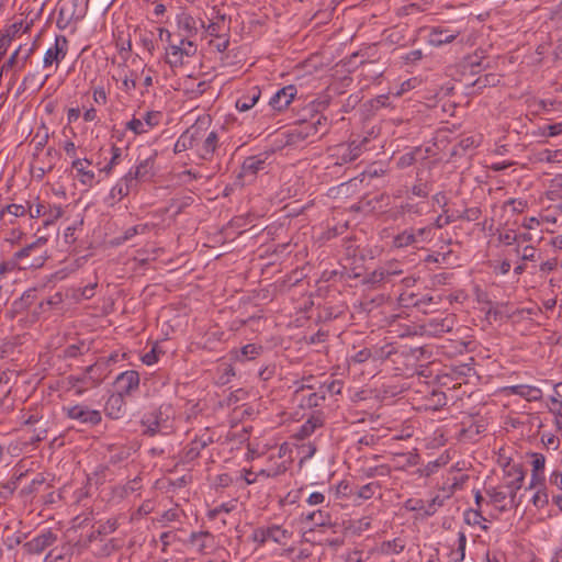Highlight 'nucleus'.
Wrapping results in <instances>:
<instances>
[{
    "label": "nucleus",
    "instance_id": "obj_9",
    "mask_svg": "<svg viewBox=\"0 0 562 562\" xmlns=\"http://www.w3.org/2000/svg\"><path fill=\"white\" fill-rule=\"evenodd\" d=\"M43 416L35 412H23L21 415V422L26 427V431L31 432L29 441L31 443L38 442L46 437L45 424L43 423Z\"/></svg>",
    "mask_w": 562,
    "mask_h": 562
},
{
    "label": "nucleus",
    "instance_id": "obj_47",
    "mask_svg": "<svg viewBox=\"0 0 562 562\" xmlns=\"http://www.w3.org/2000/svg\"><path fill=\"white\" fill-rule=\"evenodd\" d=\"M161 117L162 115L159 111H148L142 116L148 132L160 123Z\"/></svg>",
    "mask_w": 562,
    "mask_h": 562
},
{
    "label": "nucleus",
    "instance_id": "obj_39",
    "mask_svg": "<svg viewBox=\"0 0 562 562\" xmlns=\"http://www.w3.org/2000/svg\"><path fill=\"white\" fill-rule=\"evenodd\" d=\"M97 285V282H93L76 290L72 289V301L79 302L81 300L91 299L94 296Z\"/></svg>",
    "mask_w": 562,
    "mask_h": 562
},
{
    "label": "nucleus",
    "instance_id": "obj_29",
    "mask_svg": "<svg viewBox=\"0 0 562 562\" xmlns=\"http://www.w3.org/2000/svg\"><path fill=\"white\" fill-rule=\"evenodd\" d=\"M263 348L260 345L248 344L239 350L234 351V359L238 362H246L256 359L261 355Z\"/></svg>",
    "mask_w": 562,
    "mask_h": 562
},
{
    "label": "nucleus",
    "instance_id": "obj_41",
    "mask_svg": "<svg viewBox=\"0 0 562 562\" xmlns=\"http://www.w3.org/2000/svg\"><path fill=\"white\" fill-rule=\"evenodd\" d=\"M434 226L427 225L420 228H413V234L416 238V246L423 243H429L434 237Z\"/></svg>",
    "mask_w": 562,
    "mask_h": 562
},
{
    "label": "nucleus",
    "instance_id": "obj_4",
    "mask_svg": "<svg viewBox=\"0 0 562 562\" xmlns=\"http://www.w3.org/2000/svg\"><path fill=\"white\" fill-rule=\"evenodd\" d=\"M292 531L279 525H270L267 527H258L251 533V540L257 542L259 547L265 546L268 541L284 546L291 539Z\"/></svg>",
    "mask_w": 562,
    "mask_h": 562
},
{
    "label": "nucleus",
    "instance_id": "obj_59",
    "mask_svg": "<svg viewBox=\"0 0 562 562\" xmlns=\"http://www.w3.org/2000/svg\"><path fill=\"white\" fill-rule=\"evenodd\" d=\"M122 406H123V395L117 393L116 395H112L109 398L108 408H111V409H113L114 407L117 408V411L115 413L112 412V411L109 413L113 417H115V418L120 417V413H121Z\"/></svg>",
    "mask_w": 562,
    "mask_h": 562
},
{
    "label": "nucleus",
    "instance_id": "obj_10",
    "mask_svg": "<svg viewBox=\"0 0 562 562\" xmlns=\"http://www.w3.org/2000/svg\"><path fill=\"white\" fill-rule=\"evenodd\" d=\"M157 158V150L150 153L144 158L139 159L135 170H130L123 180L127 182H137V180H149L154 176V166Z\"/></svg>",
    "mask_w": 562,
    "mask_h": 562
},
{
    "label": "nucleus",
    "instance_id": "obj_45",
    "mask_svg": "<svg viewBox=\"0 0 562 562\" xmlns=\"http://www.w3.org/2000/svg\"><path fill=\"white\" fill-rule=\"evenodd\" d=\"M539 160L550 162V164H561L562 162V149H557V150L544 149L539 153Z\"/></svg>",
    "mask_w": 562,
    "mask_h": 562
},
{
    "label": "nucleus",
    "instance_id": "obj_48",
    "mask_svg": "<svg viewBox=\"0 0 562 562\" xmlns=\"http://www.w3.org/2000/svg\"><path fill=\"white\" fill-rule=\"evenodd\" d=\"M379 484L375 482L368 483L361 487H359L355 495L362 499H370L374 493L378 491Z\"/></svg>",
    "mask_w": 562,
    "mask_h": 562
},
{
    "label": "nucleus",
    "instance_id": "obj_42",
    "mask_svg": "<svg viewBox=\"0 0 562 562\" xmlns=\"http://www.w3.org/2000/svg\"><path fill=\"white\" fill-rule=\"evenodd\" d=\"M404 549L405 541L400 538H395L382 543V551L387 554H400L404 551Z\"/></svg>",
    "mask_w": 562,
    "mask_h": 562
},
{
    "label": "nucleus",
    "instance_id": "obj_40",
    "mask_svg": "<svg viewBox=\"0 0 562 562\" xmlns=\"http://www.w3.org/2000/svg\"><path fill=\"white\" fill-rule=\"evenodd\" d=\"M142 423H143V426H145L144 435H147L150 437H153L157 434L167 435L171 431L170 425H165L164 427H158L157 425L154 426L153 418H149V417L144 419Z\"/></svg>",
    "mask_w": 562,
    "mask_h": 562
},
{
    "label": "nucleus",
    "instance_id": "obj_57",
    "mask_svg": "<svg viewBox=\"0 0 562 562\" xmlns=\"http://www.w3.org/2000/svg\"><path fill=\"white\" fill-rule=\"evenodd\" d=\"M259 97H260V92H257L256 94H254L250 98L239 99L236 102L237 110H239L240 112H245V111L250 110L256 104V102L258 101Z\"/></svg>",
    "mask_w": 562,
    "mask_h": 562
},
{
    "label": "nucleus",
    "instance_id": "obj_51",
    "mask_svg": "<svg viewBox=\"0 0 562 562\" xmlns=\"http://www.w3.org/2000/svg\"><path fill=\"white\" fill-rule=\"evenodd\" d=\"M122 160V149L120 147L113 146L111 148V159L108 165H105L101 171H104L105 173H110L114 166L119 165Z\"/></svg>",
    "mask_w": 562,
    "mask_h": 562
},
{
    "label": "nucleus",
    "instance_id": "obj_11",
    "mask_svg": "<svg viewBox=\"0 0 562 562\" xmlns=\"http://www.w3.org/2000/svg\"><path fill=\"white\" fill-rule=\"evenodd\" d=\"M98 371H100V368L95 363L89 364L82 378L72 379V392L81 395L86 391L97 387L102 380Z\"/></svg>",
    "mask_w": 562,
    "mask_h": 562
},
{
    "label": "nucleus",
    "instance_id": "obj_16",
    "mask_svg": "<svg viewBox=\"0 0 562 562\" xmlns=\"http://www.w3.org/2000/svg\"><path fill=\"white\" fill-rule=\"evenodd\" d=\"M460 34L461 31L459 30H452L448 26L438 25L429 29L427 41L431 46L440 47L445 44L453 42Z\"/></svg>",
    "mask_w": 562,
    "mask_h": 562
},
{
    "label": "nucleus",
    "instance_id": "obj_8",
    "mask_svg": "<svg viewBox=\"0 0 562 562\" xmlns=\"http://www.w3.org/2000/svg\"><path fill=\"white\" fill-rule=\"evenodd\" d=\"M525 480V471L519 464H508L505 469L503 487L508 490L509 501L512 505L516 504L517 492L521 488Z\"/></svg>",
    "mask_w": 562,
    "mask_h": 562
},
{
    "label": "nucleus",
    "instance_id": "obj_13",
    "mask_svg": "<svg viewBox=\"0 0 562 562\" xmlns=\"http://www.w3.org/2000/svg\"><path fill=\"white\" fill-rule=\"evenodd\" d=\"M200 138L196 140V155L203 160H211L218 145V135L215 131L206 133L200 128Z\"/></svg>",
    "mask_w": 562,
    "mask_h": 562
},
{
    "label": "nucleus",
    "instance_id": "obj_30",
    "mask_svg": "<svg viewBox=\"0 0 562 562\" xmlns=\"http://www.w3.org/2000/svg\"><path fill=\"white\" fill-rule=\"evenodd\" d=\"M69 291L61 286L55 291L47 300V304L56 311H66L68 307Z\"/></svg>",
    "mask_w": 562,
    "mask_h": 562
},
{
    "label": "nucleus",
    "instance_id": "obj_21",
    "mask_svg": "<svg viewBox=\"0 0 562 562\" xmlns=\"http://www.w3.org/2000/svg\"><path fill=\"white\" fill-rule=\"evenodd\" d=\"M299 406L303 409H312L321 406L325 401L324 386H318L316 390L303 392L300 395H295Z\"/></svg>",
    "mask_w": 562,
    "mask_h": 562
},
{
    "label": "nucleus",
    "instance_id": "obj_3",
    "mask_svg": "<svg viewBox=\"0 0 562 562\" xmlns=\"http://www.w3.org/2000/svg\"><path fill=\"white\" fill-rule=\"evenodd\" d=\"M45 241L44 238H37L35 241L25 245L13 254L18 261L19 270L40 268L44 265L43 247Z\"/></svg>",
    "mask_w": 562,
    "mask_h": 562
},
{
    "label": "nucleus",
    "instance_id": "obj_19",
    "mask_svg": "<svg viewBox=\"0 0 562 562\" xmlns=\"http://www.w3.org/2000/svg\"><path fill=\"white\" fill-rule=\"evenodd\" d=\"M296 93H297V89L295 86L290 85V86L283 87L282 89L278 90L271 97L269 104L276 111H279V112L283 111L291 104V102L294 100Z\"/></svg>",
    "mask_w": 562,
    "mask_h": 562
},
{
    "label": "nucleus",
    "instance_id": "obj_28",
    "mask_svg": "<svg viewBox=\"0 0 562 562\" xmlns=\"http://www.w3.org/2000/svg\"><path fill=\"white\" fill-rule=\"evenodd\" d=\"M510 392L518 395L529 402H537L542 398V391L537 386L531 385H514L510 387Z\"/></svg>",
    "mask_w": 562,
    "mask_h": 562
},
{
    "label": "nucleus",
    "instance_id": "obj_2",
    "mask_svg": "<svg viewBox=\"0 0 562 562\" xmlns=\"http://www.w3.org/2000/svg\"><path fill=\"white\" fill-rule=\"evenodd\" d=\"M328 131V120L325 115L313 116L311 121H301L289 132V142L299 144L301 142H314L318 135H324Z\"/></svg>",
    "mask_w": 562,
    "mask_h": 562
},
{
    "label": "nucleus",
    "instance_id": "obj_12",
    "mask_svg": "<svg viewBox=\"0 0 562 562\" xmlns=\"http://www.w3.org/2000/svg\"><path fill=\"white\" fill-rule=\"evenodd\" d=\"M68 53V40L65 35H57L55 43L46 50L43 65L44 68H50L54 65L57 67L58 64L67 56Z\"/></svg>",
    "mask_w": 562,
    "mask_h": 562
},
{
    "label": "nucleus",
    "instance_id": "obj_53",
    "mask_svg": "<svg viewBox=\"0 0 562 562\" xmlns=\"http://www.w3.org/2000/svg\"><path fill=\"white\" fill-rule=\"evenodd\" d=\"M368 281L373 285H380L382 283L389 282L390 279L387 278L385 269L382 266L369 274Z\"/></svg>",
    "mask_w": 562,
    "mask_h": 562
},
{
    "label": "nucleus",
    "instance_id": "obj_7",
    "mask_svg": "<svg viewBox=\"0 0 562 562\" xmlns=\"http://www.w3.org/2000/svg\"><path fill=\"white\" fill-rule=\"evenodd\" d=\"M18 375L16 370L9 368L0 373V409L2 412H9L14 406V398L11 392L16 383Z\"/></svg>",
    "mask_w": 562,
    "mask_h": 562
},
{
    "label": "nucleus",
    "instance_id": "obj_33",
    "mask_svg": "<svg viewBox=\"0 0 562 562\" xmlns=\"http://www.w3.org/2000/svg\"><path fill=\"white\" fill-rule=\"evenodd\" d=\"M225 14L217 13L216 18L212 20L207 25L201 22V26L205 29L206 33L213 37H221L222 32L225 30Z\"/></svg>",
    "mask_w": 562,
    "mask_h": 562
},
{
    "label": "nucleus",
    "instance_id": "obj_62",
    "mask_svg": "<svg viewBox=\"0 0 562 562\" xmlns=\"http://www.w3.org/2000/svg\"><path fill=\"white\" fill-rule=\"evenodd\" d=\"M443 464H445V461H442V459H437L435 461L428 462L422 470H419V473H420V475H424L427 477L431 476Z\"/></svg>",
    "mask_w": 562,
    "mask_h": 562
},
{
    "label": "nucleus",
    "instance_id": "obj_18",
    "mask_svg": "<svg viewBox=\"0 0 562 562\" xmlns=\"http://www.w3.org/2000/svg\"><path fill=\"white\" fill-rule=\"evenodd\" d=\"M188 542L200 554H209L215 548V537L210 531H194L190 535Z\"/></svg>",
    "mask_w": 562,
    "mask_h": 562
},
{
    "label": "nucleus",
    "instance_id": "obj_32",
    "mask_svg": "<svg viewBox=\"0 0 562 562\" xmlns=\"http://www.w3.org/2000/svg\"><path fill=\"white\" fill-rule=\"evenodd\" d=\"M546 457L542 453L531 454L532 480L531 484L539 483L544 479Z\"/></svg>",
    "mask_w": 562,
    "mask_h": 562
},
{
    "label": "nucleus",
    "instance_id": "obj_61",
    "mask_svg": "<svg viewBox=\"0 0 562 562\" xmlns=\"http://www.w3.org/2000/svg\"><path fill=\"white\" fill-rule=\"evenodd\" d=\"M16 347L11 342H5L0 346V362L3 360H14Z\"/></svg>",
    "mask_w": 562,
    "mask_h": 562
},
{
    "label": "nucleus",
    "instance_id": "obj_52",
    "mask_svg": "<svg viewBox=\"0 0 562 562\" xmlns=\"http://www.w3.org/2000/svg\"><path fill=\"white\" fill-rule=\"evenodd\" d=\"M516 256L520 257L522 261L537 260V250L532 246H526L521 250L519 246L514 249Z\"/></svg>",
    "mask_w": 562,
    "mask_h": 562
},
{
    "label": "nucleus",
    "instance_id": "obj_38",
    "mask_svg": "<svg viewBox=\"0 0 562 562\" xmlns=\"http://www.w3.org/2000/svg\"><path fill=\"white\" fill-rule=\"evenodd\" d=\"M29 30V25H25L23 27V22H15L8 27H5L2 32H0V35H2L4 38L9 40L10 43L18 37L20 34L25 33Z\"/></svg>",
    "mask_w": 562,
    "mask_h": 562
},
{
    "label": "nucleus",
    "instance_id": "obj_43",
    "mask_svg": "<svg viewBox=\"0 0 562 562\" xmlns=\"http://www.w3.org/2000/svg\"><path fill=\"white\" fill-rule=\"evenodd\" d=\"M322 383L321 381L316 380L313 375L305 376L302 379V381L299 383L297 387L295 389L294 395H300L303 392L316 390Z\"/></svg>",
    "mask_w": 562,
    "mask_h": 562
},
{
    "label": "nucleus",
    "instance_id": "obj_25",
    "mask_svg": "<svg viewBox=\"0 0 562 562\" xmlns=\"http://www.w3.org/2000/svg\"><path fill=\"white\" fill-rule=\"evenodd\" d=\"M301 519L303 522L310 524L313 527H328L331 525V516L325 508L302 514Z\"/></svg>",
    "mask_w": 562,
    "mask_h": 562
},
{
    "label": "nucleus",
    "instance_id": "obj_46",
    "mask_svg": "<svg viewBox=\"0 0 562 562\" xmlns=\"http://www.w3.org/2000/svg\"><path fill=\"white\" fill-rule=\"evenodd\" d=\"M318 386H324L325 396L327 394L337 395L341 393L344 383L340 380H326L319 383Z\"/></svg>",
    "mask_w": 562,
    "mask_h": 562
},
{
    "label": "nucleus",
    "instance_id": "obj_55",
    "mask_svg": "<svg viewBox=\"0 0 562 562\" xmlns=\"http://www.w3.org/2000/svg\"><path fill=\"white\" fill-rule=\"evenodd\" d=\"M402 209L405 210L406 214H411V215H415V216H422L425 214V203L424 202L411 203L407 201L405 203H402Z\"/></svg>",
    "mask_w": 562,
    "mask_h": 562
},
{
    "label": "nucleus",
    "instance_id": "obj_56",
    "mask_svg": "<svg viewBox=\"0 0 562 562\" xmlns=\"http://www.w3.org/2000/svg\"><path fill=\"white\" fill-rule=\"evenodd\" d=\"M27 204V212L26 214H29V216L31 218H37V217H45L46 215V206L42 203H31V202H26Z\"/></svg>",
    "mask_w": 562,
    "mask_h": 562
},
{
    "label": "nucleus",
    "instance_id": "obj_54",
    "mask_svg": "<svg viewBox=\"0 0 562 562\" xmlns=\"http://www.w3.org/2000/svg\"><path fill=\"white\" fill-rule=\"evenodd\" d=\"M125 126L126 130L133 132L135 135L148 133L142 117H133L131 121L126 123Z\"/></svg>",
    "mask_w": 562,
    "mask_h": 562
},
{
    "label": "nucleus",
    "instance_id": "obj_6",
    "mask_svg": "<svg viewBox=\"0 0 562 562\" xmlns=\"http://www.w3.org/2000/svg\"><path fill=\"white\" fill-rule=\"evenodd\" d=\"M457 318L454 314L448 313L445 315L435 316L426 319L420 328L423 334L439 337L446 333H450L456 326Z\"/></svg>",
    "mask_w": 562,
    "mask_h": 562
},
{
    "label": "nucleus",
    "instance_id": "obj_23",
    "mask_svg": "<svg viewBox=\"0 0 562 562\" xmlns=\"http://www.w3.org/2000/svg\"><path fill=\"white\" fill-rule=\"evenodd\" d=\"M74 170L76 171V177L85 187H91L95 182L91 162L87 159H72V171Z\"/></svg>",
    "mask_w": 562,
    "mask_h": 562
},
{
    "label": "nucleus",
    "instance_id": "obj_37",
    "mask_svg": "<svg viewBox=\"0 0 562 562\" xmlns=\"http://www.w3.org/2000/svg\"><path fill=\"white\" fill-rule=\"evenodd\" d=\"M23 52L22 45H20L9 57V59L0 67L1 75L3 76V72H7L11 69L20 70L23 67H21V54Z\"/></svg>",
    "mask_w": 562,
    "mask_h": 562
},
{
    "label": "nucleus",
    "instance_id": "obj_20",
    "mask_svg": "<svg viewBox=\"0 0 562 562\" xmlns=\"http://www.w3.org/2000/svg\"><path fill=\"white\" fill-rule=\"evenodd\" d=\"M72 420L81 425L94 426L101 422V414L98 409L75 405L72 406Z\"/></svg>",
    "mask_w": 562,
    "mask_h": 562
},
{
    "label": "nucleus",
    "instance_id": "obj_31",
    "mask_svg": "<svg viewBox=\"0 0 562 562\" xmlns=\"http://www.w3.org/2000/svg\"><path fill=\"white\" fill-rule=\"evenodd\" d=\"M55 537L52 532L42 533L26 543L30 552L40 553L53 544Z\"/></svg>",
    "mask_w": 562,
    "mask_h": 562
},
{
    "label": "nucleus",
    "instance_id": "obj_5",
    "mask_svg": "<svg viewBox=\"0 0 562 562\" xmlns=\"http://www.w3.org/2000/svg\"><path fill=\"white\" fill-rule=\"evenodd\" d=\"M369 143L368 137H363L361 140H352L348 144H339L334 148L333 156L336 157V165H345L359 158L363 151L368 149Z\"/></svg>",
    "mask_w": 562,
    "mask_h": 562
},
{
    "label": "nucleus",
    "instance_id": "obj_27",
    "mask_svg": "<svg viewBox=\"0 0 562 562\" xmlns=\"http://www.w3.org/2000/svg\"><path fill=\"white\" fill-rule=\"evenodd\" d=\"M394 249H405L408 247H417L416 238L413 234V227H408L396 234L391 243Z\"/></svg>",
    "mask_w": 562,
    "mask_h": 562
},
{
    "label": "nucleus",
    "instance_id": "obj_24",
    "mask_svg": "<svg viewBox=\"0 0 562 562\" xmlns=\"http://www.w3.org/2000/svg\"><path fill=\"white\" fill-rule=\"evenodd\" d=\"M200 127L191 126L187 131H184L179 138L177 139L173 151L176 154L186 151L188 149L195 148L196 140H199Z\"/></svg>",
    "mask_w": 562,
    "mask_h": 562
},
{
    "label": "nucleus",
    "instance_id": "obj_1",
    "mask_svg": "<svg viewBox=\"0 0 562 562\" xmlns=\"http://www.w3.org/2000/svg\"><path fill=\"white\" fill-rule=\"evenodd\" d=\"M167 33L166 48V63L171 68H178L183 66L184 59L195 55L198 47L192 40H179L178 43L173 42L172 34L167 29H159V36L162 40V33Z\"/></svg>",
    "mask_w": 562,
    "mask_h": 562
},
{
    "label": "nucleus",
    "instance_id": "obj_36",
    "mask_svg": "<svg viewBox=\"0 0 562 562\" xmlns=\"http://www.w3.org/2000/svg\"><path fill=\"white\" fill-rule=\"evenodd\" d=\"M27 204H9L0 210V220L7 221V216L20 217L26 215Z\"/></svg>",
    "mask_w": 562,
    "mask_h": 562
},
{
    "label": "nucleus",
    "instance_id": "obj_35",
    "mask_svg": "<svg viewBox=\"0 0 562 562\" xmlns=\"http://www.w3.org/2000/svg\"><path fill=\"white\" fill-rule=\"evenodd\" d=\"M546 198L551 202H558L562 199V175H557L551 179Z\"/></svg>",
    "mask_w": 562,
    "mask_h": 562
},
{
    "label": "nucleus",
    "instance_id": "obj_34",
    "mask_svg": "<svg viewBox=\"0 0 562 562\" xmlns=\"http://www.w3.org/2000/svg\"><path fill=\"white\" fill-rule=\"evenodd\" d=\"M486 494L490 497V501L493 504L498 505L502 510L506 508L504 503L509 498L508 490H506V487H503V485L491 487L486 490Z\"/></svg>",
    "mask_w": 562,
    "mask_h": 562
},
{
    "label": "nucleus",
    "instance_id": "obj_44",
    "mask_svg": "<svg viewBox=\"0 0 562 562\" xmlns=\"http://www.w3.org/2000/svg\"><path fill=\"white\" fill-rule=\"evenodd\" d=\"M547 407L555 417L562 418V398L559 397L554 391L553 394L547 398Z\"/></svg>",
    "mask_w": 562,
    "mask_h": 562
},
{
    "label": "nucleus",
    "instance_id": "obj_14",
    "mask_svg": "<svg viewBox=\"0 0 562 562\" xmlns=\"http://www.w3.org/2000/svg\"><path fill=\"white\" fill-rule=\"evenodd\" d=\"M114 385L119 394L132 395L139 387V374L135 370L124 371L116 376Z\"/></svg>",
    "mask_w": 562,
    "mask_h": 562
},
{
    "label": "nucleus",
    "instance_id": "obj_60",
    "mask_svg": "<svg viewBox=\"0 0 562 562\" xmlns=\"http://www.w3.org/2000/svg\"><path fill=\"white\" fill-rule=\"evenodd\" d=\"M64 214V211L60 206H53L48 211L46 210V215L44 217V225L48 226L53 224L55 221L60 218Z\"/></svg>",
    "mask_w": 562,
    "mask_h": 562
},
{
    "label": "nucleus",
    "instance_id": "obj_63",
    "mask_svg": "<svg viewBox=\"0 0 562 562\" xmlns=\"http://www.w3.org/2000/svg\"><path fill=\"white\" fill-rule=\"evenodd\" d=\"M147 229H148L147 224H139V225L130 227L125 231L123 237L121 238V241H126L137 234H145L147 232Z\"/></svg>",
    "mask_w": 562,
    "mask_h": 562
},
{
    "label": "nucleus",
    "instance_id": "obj_50",
    "mask_svg": "<svg viewBox=\"0 0 562 562\" xmlns=\"http://www.w3.org/2000/svg\"><path fill=\"white\" fill-rule=\"evenodd\" d=\"M52 166H44L38 156L31 162V173L34 178L42 179L46 171L50 170Z\"/></svg>",
    "mask_w": 562,
    "mask_h": 562
},
{
    "label": "nucleus",
    "instance_id": "obj_22",
    "mask_svg": "<svg viewBox=\"0 0 562 562\" xmlns=\"http://www.w3.org/2000/svg\"><path fill=\"white\" fill-rule=\"evenodd\" d=\"M213 442V439L211 436H201L194 438L191 442H189L186 448L183 449L182 459L186 462H191L195 460L201 451L205 449L210 443Z\"/></svg>",
    "mask_w": 562,
    "mask_h": 562
},
{
    "label": "nucleus",
    "instance_id": "obj_15",
    "mask_svg": "<svg viewBox=\"0 0 562 562\" xmlns=\"http://www.w3.org/2000/svg\"><path fill=\"white\" fill-rule=\"evenodd\" d=\"M325 424V415L322 411H313L304 424L297 429L294 435L296 440H304L310 438L317 429L322 428Z\"/></svg>",
    "mask_w": 562,
    "mask_h": 562
},
{
    "label": "nucleus",
    "instance_id": "obj_49",
    "mask_svg": "<svg viewBox=\"0 0 562 562\" xmlns=\"http://www.w3.org/2000/svg\"><path fill=\"white\" fill-rule=\"evenodd\" d=\"M396 352L395 347L392 344H386L381 347L373 349V358L376 360H385Z\"/></svg>",
    "mask_w": 562,
    "mask_h": 562
},
{
    "label": "nucleus",
    "instance_id": "obj_64",
    "mask_svg": "<svg viewBox=\"0 0 562 562\" xmlns=\"http://www.w3.org/2000/svg\"><path fill=\"white\" fill-rule=\"evenodd\" d=\"M387 278L391 280L393 277L401 276L403 270L401 268V263L398 261H389L383 265Z\"/></svg>",
    "mask_w": 562,
    "mask_h": 562
},
{
    "label": "nucleus",
    "instance_id": "obj_17",
    "mask_svg": "<svg viewBox=\"0 0 562 562\" xmlns=\"http://www.w3.org/2000/svg\"><path fill=\"white\" fill-rule=\"evenodd\" d=\"M177 30L180 40H192L198 35V21L188 12H180L177 18Z\"/></svg>",
    "mask_w": 562,
    "mask_h": 562
},
{
    "label": "nucleus",
    "instance_id": "obj_58",
    "mask_svg": "<svg viewBox=\"0 0 562 562\" xmlns=\"http://www.w3.org/2000/svg\"><path fill=\"white\" fill-rule=\"evenodd\" d=\"M135 184V182H127L122 178L121 181L113 187L112 194H119L121 198L126 196Z\"/></svg>",
    "mask_w": 562,
    "mask_h": 562
},
{
    "label": "nucleus",
    "instance_id": "obj_26",
    "mask_svg": "<svg viewBox=\"0 0 562 562\" xmlns=\"http://www.w3.org/2000/svg\"><path fill=\"white\" fill-rule=\"evenodd\" d=\"M266 168V159L260 156H250L247 157L243 165L239 177H255L259 171Z\"/></svg>",
    "mask_w": 562,
    "mask_h": 562
}]
</instances>
